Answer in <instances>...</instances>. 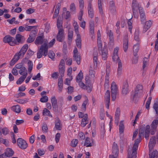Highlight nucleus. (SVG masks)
Segmentation results:
<instances>
[{"instance_id":"nucleus-44","label":"nucleus","mask_w":158,"mask_h":158,"mask_svg":"<svg viewBox=\"0 0 158 158\" xmlns=\"http://www.w3.org/2000/svg\"><path fill=\"white\" fill-rule=\"evenodd\" d=\"M98 53L97 52H94V66H97V56Z\"/></svg>"},{"instance_id":"nucleus-41","label":"nucleus","mask_w":158,"mask_h":158,"mask_svg":"<svg viewBox=\"0 0 158 158\" xmlns=\"http://www.w3.org/2000/svg\"><path fill=\"white\" fill-rule=\"evenodd\" d=\"M55 127L56 130H60L61 129V125L60 123V121L59 119L57 120V122L55 123Z\"/></svg>"},{"instance_id":"nucleus-27","label":"nucleus","mask_w":158,"mask_h":158,"mask_svg":"<svg viewBox=\"0 0 158 158\" xmlns=\"http://www.w3.org/2000/svg\"><path fill=\"white\" fill-rule=\"evenodd\" d=\"M137 149L132 148V153L128 155V158H136L137 156Z\"/></svg>"},{"instance_id":"nucleus-17","label":"nucleus","mask_w":158,"mask_h":158,"mask_svg":"<svg viewBox=\"0 0 158 158\" xmlns=\"http://www.w3.org/2000/svg\"><path fill=\"white\" fill-rule=\"evenodd\" d=\"M156 140L155 137H152L150 139L148 146L149 150H152L155 146Z\"/></svg>"},{"instance_id":"nucleus-62","label":"nucleus","mask_w":158,"mask_h":158,"mask_svg":"<svg viewBox=\"0 0 158 158\" xmlns=\"http://www.w3.org/2000/svg\"><path fill=\"white\" fill-rule=\"evenodd\" d=\"M35 26H26L25 27V30L27 31H30L32 29L34 28L35 27Z\"/></svg>"},{"instance_id":"nucleus-20","label":"nucleus","mask_w":158,"mask_h":158,"mask_svg":"<svg viewBox=\"0 0 158 158\" xmlns=\"http://www.w3.org/2000/svg\"><path fill=\"white\" fill-rule=\"evenodd\" d=\"M152 150H149V158H158V152L156 150L151 152Z\"/></svg>"},{"instance_id":"nucleus-14","label":"nucleus","mask_w":158,"mask_h":158,"mask_svg":"<svg viewBox=\"0 0 158 158\" xmlns=\"http://www.w3.org/2000/svg\"><path fill=\"white\" fill-rule=\"evenodd\" d=\"M128 34L124 37L123 41V48L124 51L126 52L128 48Z\"/></svg>"},{"instance_id":"nucleus-28","label":"nucleus","mask_w":158,"mask_h":158,"mask_svg":"<svg viewBox=\"0 0 158 158\" xmlns=\"http://www.w3.org/2000/svg\"><path fill=\"white\" fill-rule=\"evenodd\" d=\"M145 128V125H143L140 127V128L139 130L138 135L139 138H141L142 136H143Z\"/></svg>"},{"instance_id":"nucleus-26","label":"nucleus","mask_w":158,"mask_h":158,"mask_svg":"<svg viewBox=\"0 0 158 158\" xmlns=\"http://www.w3.org/2000/svg\"><path fill=\"white\" fill-rule=\"evenodd\" d=\"M19 73L22 75V76H25L27 77V69L26 68L23 66L19 71Z\"/></svg>"},{"instance_id":"nucleus-42","label":"nucleus","mask_w":158,"mask_h":158,"mask_svg":"<svg viewBox=\"0 0 158 158\" xmlns=\"http://www.w3.org/2000/svg\"><path fill=\"white\" fill-rule=\"evenodd\" d=\"M88 100L87 97L85 100L83 101L82 105L81 110L82 111H85L86 109V106L88 103Z\"/></svg>"},{"instance_id":"nucleus-50","label":"nucleus","mask_w":158,"mask_h":158,"mask_svg":"<svg viewBox=\"0 0 158 158\" xmlns=\"http://www.w3.org/2000/svg\"><path fill=\"white\" fill-rule=\"evenodd\" d=\"M73 26L74 27L75 31L77 34H78L79 33V26L77 22H74L73 23Z\"/></svg>"},{"instance_id":"nucleus-25","label":"nucleus","mask_w":158,"mask_h":158,"mask_svg":"<svg viewBox=\"0 0 158 158\" xmlns=\"http://www.w3.org/2000/svg\"><path fill=\"white\" fill-rule=\"evenodd\" d=\"M109 9L112 13L116 11L114 3L113 1H110L109 3Z\"/></svg>"},{"instance_id":"nucleus-2","label":"nucleus","mask_w":158,"mask_h":158,"mask_svg":"<svg viewBox=\"0 0 158 158\" xmlns=\"http://www.w3.org/2000/svg\"><path fill=\"white\" fill-rule=\"evenodd\" d=\"M132 11L134 17L135 18H138V10H139V7H141L139 6V4L136 0H133L132 2Z\"/></svg>"},{"instance_id":"nucleus-54","label":"nucleus","mask_w":158,"mask_h":158,"mask_svg":"<svg viewBox=\"0 0 158 158\" xmlns=\"http://www.w3.org/2000/svg\"><path fill=\"white\" fill-rule=\"evenodd\" d=\"M62 22L61 20H59V19H57V28L59 29L63 28L62 26Z\"/></svg>"},{"instance_id":"nucleus-47","label":"nucleus","mask_w":158,"mask_h":158,"mask_svg":"<svg viewBox=\"0 0 158 158\" xmlns=\"http://www.w3.org/2000/svg\"><path fill=\"white\" fill-rule=\"evenodd\" d=\"M143 89L142 85L140 84H138L137 85L135 91L139 92V93H143Z\"/></svg>"},{"instance_id":"nucleus-19","label":"nucleus","mask_w":158,"mask_h":158,"mask_svg":"<svg viewBox=\"0 0 158 158\" xmlns=\"http://www.w3.org/2000/svg\"><path fill=\"white\" fill-rule=\"evenodd\" d=\"M15 38L18 43L21 44L23 43L25 40L24 37L19 34L16 35Z\"/></svg>"},{"instance_id":"nucleus-10","label":"nucleus","mask_w":158,"mask_h":158,"mask_svg":"<svg viewBox=\"0 0 158 158\" xmlns=\"http://www.w3.org/2000/svg\"><path fill=\"white\" fill-rule=\"evenodd\" d=\"M105 102L106 108L109 109L110 103V93L109 90H107L105 95Z\"/></svg>"},{"instance_id":"nucleus-36","label":"nucleus","mask_w":158,"mask_h":158,"mask_svg":"<svg viewBox=\"0 0 158 158\" xmlns=\"http://www.w3.org/2000/svg\"><path fill=\"white\" fill-rule=\"evenodd\" d=\"M34 54V52L30 49H29L26 53L25 59H28L32 56Z\"/></svg>"},{"instance_id":"nucleus-64","label":"nucleus","mask_w":158,"mask_h":158,"mask_svg":"<svg viewBox=\"0 0 158 158\" xmlns=\"http://www.w3.org/2000/svg\"><path fill=\"white\" fill-rule=\"evenodd\" d=\"M157 39L155 42V50H158V37H156Z\"/></svg>"},{"instance_id":"nucleus-52","label":"nucleus","mask_w":158,"mask_h":158,"mask_svg":"<svg viewBox=\"0 0 158 158\" xmlns=\"http://www.w3.org/2000/svg\"><path fill=\"white\" fill-rule=\"evenodd\" d=\"M78 140L77 139H73L71 142V146L73 147H75L76 146L78 143Z\"/></svg>"},{"instance_id":"nucleus-24","label":"nucleus","mask_w":158,"mask_h":158,"mask_svg":"<svg viewBox=\"0 0 158 158\" xmlns=\"http://www.w3.org/2000/svg\"><path fill=\"white\" fill-rule=\"evenodd\" d=\"M139 49V43H137L135 44L133 47V52L134 56H136L137 53Z\"/></svg>"},{"instance_id":"nucleus-1","label":"nucleus","mask_w":158,"mask_h":158,"mask_svg":"<svg viewBox=\"0 0 158 158\" xmlns=\"http://www.w3.org/2000/svg\"><path fill=\"white\" fill-rule=\"evenodd\" d=\"M28 48V46L27 44L24 45L21 48L19 52L15 54L14 58L10 62V65H13L19 59L22 58L24 56Z\"/></svg>"},{"instance_id":"nucleus-38","label":"nucleus","mask_w":158,"mask_h":158,"mask_svg":"<svg viewBox=\"0 0 158 158\" xmlns=\"http://www.w3.org/2000/svg\"><path fill=\"white\" fill-rule=\"evenodd\" d=\"M141 138H139L136 139L135 141V143L133 144L132 148L137 149L138 144L141 141Z\"/></svg>"},{"instance_id":"nucleus-22","label":"nucleus","mask_w":158,"mask_h":158,"mask_svg":"<svg viewBox=\"0 0 158 158\" xmlns=\"http://www.w3.org/2000/svg\"><path fill=\"white\" fill-rule=\"evenodd\" d=\"M109 70L108 72L107 70H106V73L105 77V87H108L109 86L108 84L109 83Z\"/></svg>"},{"instance_id":"nucleus-21","label":"nucleus","mask_w":158,"mask_h":158,"mask_svg":"<svg viewBox=\"0 0 158 158\" xmlns=\"http://www.w3.org/2000/svg\"><path fill=\"white\" fill-rule=\"evenodd\" d=\"M102 52V58L103 60H106L107 57V51L106 48H104L103 49L100 50Z\"/></svg>"},{"instance_id":"nucleus-33","label":"nucleus","mask_w":158,"mask_h":158,"mask_svg":"<svg viewBox=\"0 0 158 158\" xmlns=\"http://www.w3.org/2000/svg\"><path fill=\"white\" fill-rule=\"evenodd\" d=\"M43 47V46L42 45L41 46L40 48L39 49L37 53V58H41L43 55L42 50Z\"/></svg>"},{"instance_id":"nucleus-56","label":"nucleus","mask_w":158,"mask_h":158,"mask_svg":"<svg viewBox=\"0 0 158 158\" xmlns=\"http://www.w3.org/2000/svg\"><path fill=\"white\" fill-rule=\"evenodd\" d=\"M35 38L29 35V37L27 40V42L28 43H30L33 42Z\"/></svg>"},{"instance_id":"nucleus-39","label":"nucleus","mask_w":158,"mask_h":158,"mask_svg":"<svg viewBox=\"0 0 158 158\" xmlns=\"http://www.w3.org/2000/svg\"><path fill=\"white\" fill-rule=\"evenodd\" d=\"M83 78V73L81 71V70L78 73V75L77 76L76 78V82H78L79 81H81Z\"/></svg>"},{"instance_id":"nucleus-31","label":"nucleus","mask_w":158,"mask_h":158,"mask_svg":"<svg viewBox=\"0 0 158 158\" xmlns=\"http://www.w3.org/2000/svg\"><path fill=\"white\" fill-rule=\"evenodd\" d=\"M0 130L1 131L2 134H3L4 135H6L8 134L9 131V129L6 127H4L3 128H0Z\"/></svg>"},{"instance_id":"nucleus-13","label":"nucleus","mask_w":158,"mask_h":158,"mask_svg":"<svg viewBox=\"0 0 158 158\" xmlns=\"http://www.w3.org/2000/svg\"><path fill=\"white\" fill-rule=\"evenodd\" d=\"M107 35L109 37V42L108 44L111 47H113L114 45V39L113 33L111 30L108 31L107 33Z\"/></svg>"},{"instance_id":"nucleus-53","label":"nucleus","mask_w":158,"mask_h":158,"mask_svg":"<svg viewBox=\"0 0 158 158\" xmlns=\"http://www.w3.org/2000/svg\"><path fill=\"white\" fill-rule=\"evenodd\" d=\"M94 23L92 20H91L89 22V31L94 30Z\"/></svg>"},{"instance_id":"nucleus-55","label":"nucleus","mask_w":158,"mask_h":158,"mask_svg":"<svg viewBox=\"0 0 158 158\" xmlns=\"http://www.w3.org/2000/svg\"><path fill=\"white\" fill-rule=\"evenodd\" d=\"M48 100V98L47 96H43L40 99V101L42 102H47Z\"/></svg>"},{"instance_id":"nucleus-30","label":"nucleus","mask_w":158,"mask_h":158,"mask_svg":"<svg viewBox=\"0 0 158 158\" xmlns=\"http://www.w3.org/2000/svg\"><path fill=\"white\" fill-rule=\"evenodd\" d=\"M11 109L15 112L19 113L21 111V109L19 105L14 106L11 107Z\"/></svg>"},{"instance_id":"nucleus-57","label":"nucleus","mask_w":158,"mask_h":158,"mask_svg":"<svg viewBox=\"0 0 158 158\" xmlns=\"http://www.w3.org/2000/svg\"><path fill=\"white\" fill-rule=\"evenodd\" d=\"M98 7L99 10L100 12L102 13V6L101 0H98Z\"/></svg>"},{"instance_id":"nucleus-51","label":"nucleus","mask_w":158,"mask_h":158,"mask_svg":"<svg viewBox=\"0 0 158 158\" xmlns=\"http://www.w3.org/2000/svg\"><path fill=\"white\" fill-rule=\"evenodd\" d=\"M139 33L138 31H135L134 34V40L139 42Z\"/></svg>"},{"instance_id":"nucleus-4","label":"nucleus","mask_w":158,"mask_h":158,"mask_svg":"<svg viewBox=\"0 0 158 158\" xmlns=\"http://www.w3.org/2000/svg\"><path fill=\"white\" fill-rule=\"evenodd\" d=\"M112 155H110L109 158H117L118 153V149L117 143L114 142L112 146Z\"/></svg>"},{"instance_id":"nucleus-6","label":"nucleus","mask_w":158,"mask_h":158,"mask_svg":"<svg viewBox=\"0 0 158 158\" xmlns=\"http://www.w3.org/2000/svg\"><path fill=\"white\" fill-rule=\"evenodd\" d=\"M3 41L5 43H8L11 46H14L15 44V39L9 35H6L3 38Z\"/></svg>"},{"instance_id":"nucleus-5","label":"nucleus","mask_w":158,"mask_h":158,"mask_svg":"<svg viewBox=\"0 0 158 158\" xmlns=\"http://www.w3.org/2000/svg\"><path fill=\"white\" fill-rule=\"evenodd\" d=\"M45 43L48 45V41L47 39H44V36L43 34L42 35L39 36L37 37L35 41V43L36 45L44 44Z\"/></svg>"},{"instance_id":"nucleus-63","label":"nucleus","mask_w":158,"mask_h":158,"mask_svg":"<svg viewBox=\"0 0 158 158\" xmlns=\"http://www.w3.org/2000/svg\"><path fill=\"white\" fill-rule=\"evenodd\" d=\"M153 108L156 112V114H158V104L157 103H154L153 105Z\"/></svg>"},{"instance_id":"nucleus-12","label":"nucleus","mask_w":158,"mask_h":158,"mask_svg":"<svg viewBox=\"0 0 158 158\" xmlns=\"http://www.w3.org/2000/svg\"><path fill=\"white\" fill-rule=\"evenodd\" d=\"M51 102L54 111L58 112V106L57 102V100L55 96L52 97L51 99Z\"/></svg>"},{"instance_id":"nucleus-34","label":"nucleus","mask_w":158,"mask_h":158,"mask_svg":"<svg viewBox=\"0 0 158 158\" xmlns=\"http://www.w3.org/2000/svg\"><path fill=\"white\" fill-rule=\"evenodd\" d=\"M33 64L32 62L29 60L27 63V66L28 67V72L29 74H31L33 68Z\"/></svg>"},{"instance_id":"nucleus-60","label":"nucleus","mask_w":158,"mask_h":158,"mask_svg":"<svg viewBox=\"0 0 158 158\" xmlns=\"http://www.w3.org/2000/svg\"><path fill=\"white\" fill-rule=\"evenodd\" d=\"M73 35V31H72L69 30L68 33V37L69 40H72Z\"/></svg>"},{"instance_id":"nucleus-9","label":"nucleus","mask_w":158,"mask_h":158,"mask_svg":"<svg viewBox=\"0 0 158 158\" xmlns=\"http://www.w3.org/2000/svg\"><path fill=\"white\" fill-rule=\"evenodd\" d=\"M64 38V30L63 28H60L56 35V40L60 42H62Z\"/></svg>"},{"instance_id":"nucleus-7","label":"nucleus","mask_w":158,"mask_h":158,"mask_svg":"<svg viewBox=\"0 0 158 158\" xmlns=\"http://www.w3.org/2000/svg\"><path fill=\"white\" fill-rule=\"evenodd\" d=\"M129 92L128 84L127 80L123 82L122 86V93L123 95H126Z\"/></svg>"},{"instance_id":"nucleus-40","label":"nucleus","mask_w":158,"mask_h":158,"mask_svg":"<svg viewBox=\"0 0 158 158\" xmlns=\"http://www.w3.org/2000/svg\"><path fill=\"white\" fill-rule=\"evenodd\" d=\"M43 114L44 115H48L50 117H52V115L51 114L50 111L46 108L44 109Z\"/></svg>"},{"instance_id":"nucleus-8","label":"nucleus","mask_w":158,"mask_h":158,"mask_svg":"<svg viewBox=\"0 0 158 158\" xmlns=\"http://www.w3.org/2000/svg\"><path fill=\"white\" fill-rule=\"evenodd\" d=\"M17 144L18 146L22 149H25L27 147L26 142L22 138H18L17 140Z\"/></svg>"},{"instance_id":"nucleus-23","label":"nucleus","mask_w":158,"mask_h":158,"mask_svg":"<svg viewBox=\"0 0 158 158\" xmlns=\"http://www.w3.org/2000/svg\"><path fill=\"white\" fill-rule=\"evenodd\" d=\"M14 153V151L10 148H7L5 154H6L7 157H10L12 156Z\"/></svg>"},{"instance_id":"nucleus-45","label":"nucleus","mask_w":158,"mask_h":158,"mask_svg":"<svg viewBox=\"0 0 158 158\" xmlns=\"http://www.w3.org/2000/svg\"><path fill=\"white\" fill-rule=\"evenodd\" d=\"M26 77L25 76H22L20 77L17 81L16 84L17 85L21 84L24 81Z\"/></svg>"},{"instance_id":"nucleus-16","label":"nucleus","mask_w":158,"mask_h":158,"mask_svg":"<svg viewBox=\"0 0 158 158\" xmlns=\"http://www.w3.org/2000/svg\"><path fill=\"white\" fill-rule=\"evenodd\" d=\"M142 93H139V92H137L136 91H135L134 94L131 98V99L133 101H134L135 103H136L137 102L139 98L142 94Z\"/></svg>"},{"instance_id":"nucleus-49","label":"nucleus","mask_w":158,"mask_h":158,"mask_svg":"<svg viewBox=\"0 0 158 158\" xmlns=\"http://www.w3.org/2000/svg\"><path fill=\"white\" fill-rule=\"evenodd\" d=\"M42 131L44 133H47L48 131V127L46 123H44L42 127Z\"/></svg>"},{"instance_id":"nucleus-43","label":"nucleus","mask_w":158,"mask_h":158,"mask_svg":"<svg viewBox=\"0 0 158 158\" xmlns=\"http://www.w3.org/2000/svg\"><path fill=\"white\" fill-rule=\"evenodd\" d=\"M124 125L123 121H121L120 122L119 125V131L120 133H123L124 131Z\"/></svg>"},{"instance_id":"nucleus-61","label":"nucleus","mask_w":158,"mask_h":158,"mask_svg":"<svg viewBox=\"0 0 158 158\" xmlns=\"http://www.w3.org/2000/svg\"><path fill=\"white\" fill-rule=\"evenodd\" d=\"M37 31L36 30H32L30 32L29 35L35 38Z\"/></svg>"},{"instance_id":"nucleus-32","label":"nucleus","mask_w":158,"mask_h":158,"mask_svg":"<svg viewBox=\"0 0 158 158\" xmlns=\"http://www.w3.org/2000/svg\"><path fill=\"white\" fill-rule=\"evenodd\" d=\"M73 60L76 61L77 64L79 65L80 63V54L73 55Z\"/></svg>"},{"instance_id":"nucleus-48","label":"nucleus","mask_w":158,"mask_h":158,"mask_svg":"<svg viewBox=\"0 0 158 158\" xmlns=\"http://www.w3.org/2000/svg\"><path fill=\"white\" fill-rule=\"evenodd\" d=\"M15 102H16L18 103L23 104L26 103L27 102H28V99H18L17 100H15Z\"/></svg>"},{"instance_id":"nucleus-35","label":"nucleus","mask_w":158,"mask_h":158,"mask_svg":"<svg viewBox=\"0 0 158 158\" xmlns=\"http://www.w3.org/2000/svg\"><path fill=\"white\" fill-rule=\"evenodd\" d=\"M158 125V119H156L153 120L151 125V128L154 129H156Z\"/></svg>"},{"instance_id":"nucleus-29","label":"nucleus","mask_w":158,"mask_h":158,"mask_svg":"<svg viewBox=\"0 0 158 158\" xmlns=\"http://www.w3.org/2000/svg\"><path fill=\"white\" fill-rule=\"evenodd\" d=\"M42 46H43V47L42 50V52L43 53V56H46L47 55L48 52V46L47 45V43H45L44 44H42Z\"/></svg>"},{"instance_id":"nucleus-37","label":"nucleus","mask_w":158,"mask_h":158,"mask_svg":"<svg viewBox=\"0 0 158 158\" xmlns=\"http://www.w3.org/2000/svg\"><path fill=\"white\" fill-rule=\"evenodd\" d=\"M90 142V139L89 137H86L85 139V142L84 144V146H86V147H91L93 146V143H89Z\"/></svg>"},{"instance_id":"nucleus-59","label":"nucleus","mask_w":158,"mask_h":158,"mask_svg":"<svg viewBox=\"0 0 158 158\" xmlns=\"http://www.w3.org/2000/svg\"><path fill=\"white\" fill-rule=\"evenodd\" d=\"M48 57L50 58L51 59H53L55 55V54L54 53L53 51H50L48 54Z\"/></svg>"},{"instance_id":"nucleus-3","label":"nucleus","mask_w":158,"mask_h":158,"mask_svg":"<svg viewBox=\"0 0 158 158\" xmlns=\"http://www.w3.org/2000/svg\"><path fill=\"white\" fill-rule=\"evenodd\" d=\"M111 88L112 100L114 101L116 99L118 91L116 85L114 82H112Z\"/></svg>"},{"instance_id":"nucleus-15","label":"nucleus","mask_w":158,"mask_h":158,"mask_svg":"<svg viewBox=\"0 0 158 158\" xmlns=\"http://www.w3.org/2000/svg\"><path fill=\"white\" fill-rule=\"evenodd\" d=\"M139 12L140 15L141 21L143 23H145L146 20L145 13L142 7L139 8Z\"/></svg>"},{"instance_id":"nucleus-18","label":"nucleus","mask_w":158,"mask_h":158,"mask_svg":"<svg viewBox=\"0 0 158 158\" xmlns=\"http://www.w3.org/2000/svg\"><path fill=\"white\" fill-rule=\"evenodd\" d=\"M89 119H88V114H85L84 118H83L81 121V126L82 127H84L88 123Z\"/></svg>"},{"instance_id":"nucleus-58","label":"nucleus","mask_w":158,"mask_h":158,"mask_svg":"<svg viewBox=\"0 0 158 158\" xmlns=\"http://www.w3.org/2000/svg\"><path fill=\"white\" fill-rule=\"evenodd\" d=\"M127 24L128 26V29L129 31H130V33H131V29H132V23L131 21V20L129 19L127 22Z\"/></svg>"},{"instance_id":"nucleus-46","label":"nucleus","mask_w":158,"mask_h":158,"mask_svg":"<svg viewBox=\"0 0 158 158\" xmlns=\"http://www.w3.org/2000/svg\"><path fill=\"white\" fill-rule=\"evenodd\" d=\"M59 69L60 77H62L64 76V67H59Z\"/></svg>"},{"instance_id":"nucleus-11","label":"nucleus","mask_w":158,"mask_h":158,"mask_svg":"<svg viewBox=\"0 0 158 158\" xmlns=\"http://www.w3.org/2000/svg\"><path fill=\"white\" fill-rule=\"evenodd\" d=\"M88 2L87 9L89 16L91 18H93L94 17V10L92 7L91 2L92 0H87Z\"/></svg>"}]
</instances>
